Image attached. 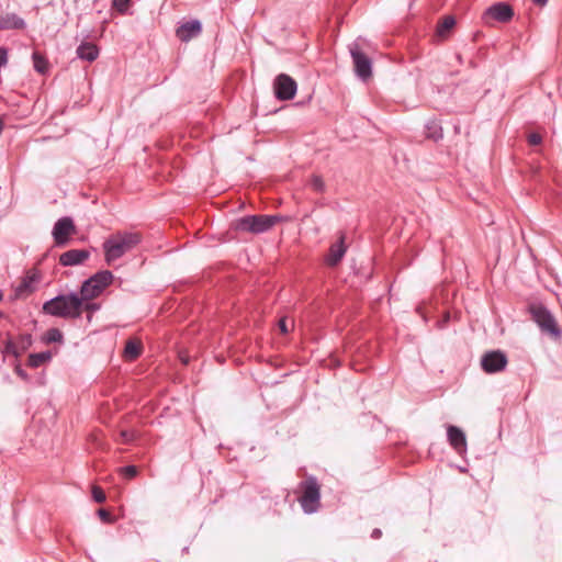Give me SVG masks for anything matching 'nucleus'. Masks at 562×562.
I'll return each instance as SVG.
<instances>
[{"label": "nucleus", "instance_id": "f257e3e1", "mask_svg": "<svg viewBox=\"0 0 562 562\" xmlns=\"http://www.w3.org/2000/svg\"><path fill=\"white\" fill-rule=\"evenodd\" d=\"M142 241V235L137 232L119 231L110 235L102 245L104 260L111 265L134 249Z\"/></svg>", "mask_w": 562, "mask_h": 562}, {"label": "nucleus", "instance_id": "f03ea898", "mask_svg": "<svg viewBox=\"0 0 562 562\" xmlns=\"http://www.w3.org/2000/svg\"><path fill=\"white\" fill-rule=\"evenodd\" d=\"M44 313L50 316H80V300L72 293L57 295L43 305Z\"/></svg>", "mask_w": 562, "mask_h": 562}, {"label": "nucleus", "instance_id": "7ed1b4c3", "mask_svg": "<svg viewBox=\"0 0 562 562\" xmlns=\"http://www.w3.org/2000/svg\"><path fill=\"white\" fill-rule=\"evenodd\" d=\"M280 221L282 216L279 215H246L236 221L235 228L239 232L261 234L271 229Z\"/></svg>", "mask_w": 562, "mask_h": 562}, {"label": "nucleus", "instance_id": "20e7f679", "mask_svg": "<svg viewBox=\"0 0 562 562\" xmlns=\"http://www.w3.org/2000/svg\"><path fill=\"white\" fill-rule=\"evenodd\" d=\"M363 41L356 40L349 45V52L352 58L355 72L357 77L366 81L372 76V60L362 49Z\"/></svg>", "mask_w": 562, "mask_h": 562}, {"label": "nucleus", "instance_id": "39448f33", "mask_svg": "<svg viewBox=\"0 0 562 562\" xmlns=\"http://www.w3.org/2000/svg\"><path fill=\"white\" fill-rule=\"evenodd\" d=\"M303 494L300 504L305 514H314L319 507L321 492L315 476H308L303 483Z\"/></svg>", "mask_w": 562, "mask_h": 562}, {"label": "nucleus", "instance_id": "423d86ee", "mask_svg": "<svg viewBox=\"0 0 562 562\" xmlns=\"http://www.w3.org/2000/svg\"><path fill=\"white\" fill-rule=\"evenodd\" d=\"M101 293L102 292L100 290H97L95 284L90 282L89 278L82 283L79 293H72V295H76L77 299L80 300L81 313L92 314L100 308V304L92 300Z\"/></svg>", "mask_w": 562, "mask_h": 562}, {"label": "nucleus", "instance_id": "0eeeda50", "mask_svg": "<svg viewBox=\"0 0 562 562\" xmlns=\"http://www.w3.org/2000/svg\"><path fill=\"white\" fill-rule=\"evenodd\" d=\"M274 94L278 100H292L296 93V81L286 74H280L273 81Z\"/></svg>", "mask_w": 562, "mask_h": 562}, {"label": "nucleus", "instance_id": "6e6552de", "mask_svg": "<svg viewBox=\"0 0 562 562\" xmlns=\"http://www.w3.org/2000/svg\"><path fill=\"white\" fill-rule=\"evenodd\" d=\"M76 232L72 218L65 216L59 218L53 227V237L55 245L58 247L66 246L69 241L70 235Z\"/></svg>", "mask_w": 562, "mask_h": 562}, {"label": "nucleus", "instance_id": "1a4fd4ad", "mask_svg": "<svg viewBox=\"0 0 562 562\" xmlns=\"http://www.w3.org/2000/svg\"><path fill=\"white\" fill-rule=\"evenodd\" d=\"M507 357L501 350L485 352L481 358V367L486 373H496L505 369Z\"/></svg>", "mask_w": 562, "mask_h": 562}, {"label": "nucleus", "instance_id": "9d476101", "mask_svg": "<svg viewBox=\"0 0 562 562\" xmlns=\"http://www.w3.org/2000/svg\"><path fill=\"white\" fill-rule=\"evenodd\" d=\"M513 8L505 2H497L492 4L490 8L486 9L483 15L485 21H488L491 19L502 23L509 22L513 19Z\"/></svg>", "mask_w": 562, "mask_h": 562}, {"label": "nucleus", "instance_id": "9b49d317", "mask_svg": "<svg viewBox=\"0 0 562 562\" xmlns=\"http://www.w3.org/2000/svg\"><path fill=\"white\" fill-rule=\"evenodd\" d=\"M40 281V276L34 273H29L22 280L18 285L13 289V297L14 299H24L31 295L36 290V284Z\"/></svg>", "mask_w": 562, "mask_h": 562}, {"label": "nucleus", "instance_id": "f8f14e48", "mask_svg": "<svg viewBox=\"0 0 562 562\" xmlns=\"http://www.w3.org/2000/svg\"><path fill=\"white\" fill-rule=\"evenodd\" d=\"M202 32V24L199 20H190L181 23L177 30L176 35L181 42H189L198 37Z\"/></svg>", "mask_w": 562, "mask_h": 562}, {"label": "nucleus", "instance_id": "ddd939ff", "mask_svg": "<svg viewBox=\"0 0 562 562\" xmlns=\"http://www.w3.org/2000/svg\"><path fill=\"white\" fill-rule=\"evenodd\" d=\"M447 438L454 451L462 456L467 452V438L464 431L453 425L447 428Z\"/></svg>", "mask_w": 562, "mask_h": 562}, {"label": "nucleus", "instance_id": "4468645a", "mask_svg": "<svg viewBox=\"0 0 562 562\" xmlns=\"http://www.w3.org/2000/svg\"><path fill=\"white\" fill-rule=\"evenodd\" d=\"M90 257L87 249H70L59 256V263L64 267L77 266L83 263Z\"/></svg>", "mask_w": 562, "mask_h": 562}, {"label": "nucleus", "instance_id": "2eb2a0df", "mask_svg": "<svg viewBox=\"0 0 562 562\" xmlns=\"http://www.w3.org/2000/svg\"><path fill=\"white\" fill-rule=\"evenodd\" d=\"M347 251V247L345 245V235L341 234L339 239L330 245L328 255L326 256V263L330 267L337 266L341 259L344 258Z\"/></svg>", "mask_w": 562, "mask_h": 562}, {"label": "nucleus", "instance_id": "dca6fc26", "mask_svg": "<svg viewBox=\"0 0 562 562\" xmlns=\"http://www.w3.org/2000/svg\"><path fill=\"white\" fill-rule=\"evenodd\" d=\"M541 333L550 335L553 339H560L562 331L555 318H533Z\"/></svg>", "mask_w": 562, "mask_h": 562}, {"label": "nucleus", "instance_id": "f3484780", "mask_svg": "<svg viewBox=\"0 0 562 562\" xmlns=\"http://www.w3.org/2000/svg\"><path fill=\"white\" fill-rule=\"evenodd\" d=\"M25 26V21L16 13H7L0 16V31L23 30Z\"/></svg>", "mask_w": 562, "mask_h": 562}, {"label": "nucleus", "instance_id": "a211bd4d", "mask_svg": "<svg viewBox=\"0 0 562 562\" xmlns=\"http://www.w3.org/2000/svg\"><path fill=\"white\" fill-rule=\"evenodd\" d=\"M99 47L91 42H82L76 49L77 57L89 63L99 57Z\"/></svg>", "mask_w": 562, "mask_h": 562}, {"label": "nucleus", "instance_id": "6ab92c4d", "mask_svg": "<svg viewBox=\"0 0 562 562\" xmlns=\"http://www.w3.org/2000/svg\"><path fill=\"white\" fill-rule=\"evenodd\" d=\"M530 316H552V312L548 306V303L540 299H532L528 305Z\"/></svg>", "mask_w": 562, "mask_h": 562}, {"label": "nucleus", "instance_id": "aec40b11", "mask_svg": "<svg viewBox=\"0 0 562 562\" xmlns=\"http://www.w3.org/2000/svg\"><path fill=\"white\" fill-rule=\"evenodd\" d=\"M113 273L110 270H102L90 277V282L94 283L97 290L104 291L113 281Z\"/></svg>", "mask_w": 562, "mask_h": 562}, {"label": "nucleus", "instance_id": "412c9836", "mask_svg": "<svg viewBox=\"0 0 562 562\" xmlns=\"http://www.w3.org/2000/svg\"><path fill=\"white\" fill-rule=\"evenodd\" d=\"M113 273L110 270H102L90 277V282L94 283L97 290L104 291L113 281Z\"/></svg>", "mask_w": 562, "mask_h": 562}, {"label": "nucleus", "instance_id": "4be33fe9", "mask_svg": "<svg viewBox=\"0 0 562 562\" xmlns=\"http://www.w3.org/2000/svg\"><path fill=\"white\" fill-rule=\"evenodd\" d=\"M52 357H53V355H52V352L49 350L42 351V352H36V353H31L29 356L27 364L31 368H38L42 364L48 362L52 359Z\"/></svg>", "mask_w": 562, "mask_h": 562}, {"label": "nucleus", "instance_id": "5701e85b", "mask_svg": "<svg viewBox=\"0 0 562 562\" xmlns=\"http://www.w3.org/2000/svg\"><path fill=\"white\" fill-rule=\"evenodd\" d=\"M142 353V345L138 341L135 340H127L125 348H124V358L126 360H135L138 358Z\"/></svg>", "mask_w": 562, "mask_h": 562}, {"label": "nucleus", "instance_id": "b1692460", "mask_svg": "<svg viewBox=\"0 0 562 562\" xmlns=\"http://www.w3.org/2000/svg\"><path fill=\"white\" fill-rule=\"evenodd\" d=\"M32 58H33L34 69L40 74H45L48 69L47 59L37 52L33 53Z\"/></svg>", "mask_w": 562, "mask_h": 562}, {"label": "nucleus", "instance_id": "393cba45", "mask_svg": "<svg viewBox=\"0 0 562 562\" xmlns=\"http://www.w3.org/2000/svg\"><path fill=\"white\" fill-rule=\"evenodd\" d=\"M456 24V20L453 16L448 15L442 19V21L438 24L437 32L440 36H443L447 32H449Z\"/></svg>", "mask_w": 562, "mask_h": 562}, {"label": "nucleus", "instance_id": "a878e982", "mask_svg": "<svg viewBox=\"0 0 562 562\" xmlns=\"http://www.w3.org/2000/svg\"><path fill=\"white\" fill-rule=\"evenodd\" d=\"M44 341L46 344H53V342H61L63 341V334L57 328H50L48 329L44 335Z\"/></svg>", "mask_w": 562, "mask_h": 562}, {"label": "nucleus", "instance_id": "bb28decb", "mask_svg": "<svg viewBox=\"0 0 562 562\" xmlns=\"http://www.w3.org/2000/svg\"><path fill=\"white\" fill-rule=\"evenodd\" d=\"M131 5V0H112V8L120 14H126Z\"/></svg>", "mask_w": 562, "mask_h": 562}, {"label": "nucleus", "instance_id": "cd10ccee", "mask_svg": "<svg viewBox=\"0 0 562 562\" xmlns=\"http://www.w3.org/2000/svg\"><path fill=\"white\" fill-rule=\"evenodd\" d=\"M311 188L317 193H323L326 189L325 182L321 176L314 175L311 179Z\"/></svg>", "mask_w": 562, "mask_h": 562}, {"label": "nucleus", "instance_id": "c85d7f7f", "mask_svg": "<svg viewBox=\"0 0 562 562\" xmlns=\"http://www.w3.org/2000/svg\"><path fill=\"white\" fill-rule=\"evenodd\" d=\"M97 515L104 524H113L115 521V518L112 516V514L104 508H99L97 510Z\"/></svg>", "mask_w": 562, "mask_h": 562}, {"label": "nucleus", "instance_id": "c756f323", "mask_svg": "<svg viewBox=\"0 0 562 562\" xmlns=\"http://www.w3.org/2000/svg\"><path fill=\"white\" fill-rule=\"evenodd\" d=\"M92 498L95 503H103L105 502V493L100 486H93L92 487Z\"/></svg>", "mask_w": 562, "mask_h": 562}, {"label": "nucleus", "instance_id": "7c9ffc66", "mask_svg": "<svg viewBox=\"0 0 562 562\" xmlns=\"http://www.w3.org/2000/svg\"><path fill=\"white\" fill-rule=\"evenodd\" d=\"M122 475L126 479H133L137 474V468L135 465H126L120 469Z\"/></svg>", "mask_w": 562, "mask_h": 562}, {"label": "nucleus", "instance_id": "2f4dec72", "mask_svg": "<svg viewBox=\"0 0 562 562\" xmlns=\"http://www.w3.org/2000/svg\"><path fill=\"white\" fill-rule=\"evenodd\" d=\"M4 352L18 357L20 351L18 350L15 344L12 340H8L4 346Z\"/></svg>", "mask_w": 562, "mask_h": 562}, {"label": "nucleus", "instance_id": "473e14b6", "mask_svg": "<svg viewBox=\"0 0 562 562\" xmlns=\"http://www.w3.org/2000/svg\"><path fill=\"white\" fill-rule=\"evenodd\" d=\"M542 142V137L540 134L538 133H531L529 136H528V143L532 146H537V145H540Z\"/></svg>", "mask_w": 562, "mask_h": 562}, {"label": "nucleus", "instance_id": "72a5a7b5", "mask_svg": "<svg viewBox=\"0 0 562 562\" xmlns=\"http://www.w3.org/2000/svg\"><path fill=\"white\" fill-rule=\"evenodd\" d=\"M8 63V49L0 47V68Z\"/></svg>", "mask_w": 562, "mask_h": 562}, {"label": "nucleus", "instance_id": "f704fd0d", "mask_svg": "<svg viewBox=\"0 0 562 562\" xmlns=\"http://www.w3.org/2000/svg\"><path fill=\"white\" fill-rule=\"evenodd\" d=\"M120 436L122 437L123 442H125V443H128V442L133 441V439H134V435L127 430H122L120 432Z\"/></svg>", "mask_w": 562, "mask_h": 562}, {"label": "nucleus", "instance_id": "c9c22d12", "mask_svg": "<svg viewBox=\"0 0 562 562\" xmlns=\"http://www.w3.org/2000/svg\"><path fill=\"white\" fill-rule=\"evenodd\" d=\"M286 318H279L278 327L282 334H286L289 331V327L285 322Z\"/></svg>", "mask_w": 562, "mask_h": 562}, {"label": "nucleus", "instance_id": "e433bc0d", "mask_svg": "<svg viewBox=\"0 0 562 562\" xmlns=\"http://www.w3.org/2000/svg\"><path fill=\"white\" fill-rule=\"evenodd\" d=\"M15 373L23 380H29V374L20 366L15 367Z\"/></svg>", "mask_w": 562, "mask_h": 562}, {"label": "nucleus", "instance_id": "4c0bfd02", "mask_svg": "<svg viewBox=\"0 0 562 562\" xmlns=\"http://www.w3.org/2000/svg\"><path fill=\"white\" fill-rule=\"evenodd\" d=\"M449 319H450V318H448V317L441 318V319L437 323L438 327H439V328H443V327H445V324H446V323H447V321H449Z\"/></svg>", "mask_w": 562, "mask_h": 562}, {"label": "nucleus", "instance_id": "58836bf2", "mask_svg": "<svg viewBox=\"0 0 562 562\" xmlns=\"http://www.w3.org/2000/svg\"><path fill=\"white\" fill-rule=\"evenodd\" d=\"M380 536H381V530L380 529H374L372 531V535H371L372 538L378 539Z\"/></svg>", "mask_w": 562, "mask_h": 562}, {"label": "nucleus", "instance_id": "ea45409f", "mask_svg": "<svg viewBox=\"0 0 562 562\" xmlns=\"http://www.w3.org/2000/svg\"><path fill=\"white\" fill-rule=\"evenodd\" d=\"M532 2L542 7V5L547 4L548 0H532Z\"/></svg>", "mask_w": 562, "mask_h": 562}, {"label": "nucleus", "instance_id": "a19ab883", "mask_svg": "<svg viewBox=\"0 0 562 562\" xmlns=\"http://www.w3.org/2000/svg\"><path fill=\"white\" fill-rule=\"evenodd\" d=\"M441 316L449 317V316H450V314H449L448 312H445V313H442V315H441Z\"/></svg>", "mask_w": 562, "mask_h": 562}, {"label": "nucleus", "instance_id": "79ce46f5", "mask_svg": "<svg viewBox=\"0 0 562 562\" xmlns=\"http://www.w3.org/2000/svg\"><path fill=\"white\" fill-rule=\"evenodd\" d=\"M0 316H2V314L0 313Z\"/></svg>", "mask_w": 562, "mask_h": 562}]
</instances>
